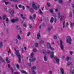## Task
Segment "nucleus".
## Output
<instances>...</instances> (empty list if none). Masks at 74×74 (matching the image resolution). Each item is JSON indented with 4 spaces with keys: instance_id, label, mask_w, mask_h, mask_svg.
<instances>
[{
    "instance_id": "5",
    "label": "nucleus",
    "mask_w": 74,
    "mask_h": 74,
    "mask_svg": "<svg viewBox=\"0 0 74 74\" xmlns=\"http://www.w3.org/2000/svg\"><path fill=\"white\" fill-rule=\"evenodd\" d=\"M47 53H51V54L50 55V57L51 58H53V57L54 56L53 55V52L52 51L51 52H50L49 51H48L47 52Z\"/></svg>"
},
{
    "instance_id": "29",
    "label": "nucleus",
    "mask_w": 74,
    "mask_h": 74,
    "mask_svg": "<svg viewBox=\"0 0 74 74\" xmlns=\"http://www.w3.org/2000/svg\"><path fill=\"white\" fill-rule=\"evenodd\" d=\"M3 46V43L2 42H0V47H1Z\"/></svg>"
},
{
    "instance_id": "40",
    "label": "nucleus",
    "mask_w": 74,
    "mask_h": 74,
    "mask_svg": "<svg viewBox=\"0 0 74 74\" xmlns=\"http://www.w3.org/2000/svg\"><path fill=\"white\" fill-rule=\"evenodd\" d=\"M36 66H33V67L32 68V70H34V69H36Z\"/></svg>"
},
{
    "instance_id": "56",
    "label": "nucleus",
    "mask_w": 74,
    "mask_h": 74,
    "mask_svg": "<svg viewBox=\"0 0 74 74\" xmlns=\"http://www.w3.org/2000/svg\"><path fill=\"white\" fill-rule=\"evenodd\" d=\"M10 66H10V64H8V67L9 68H10Z\"/></svg>"
},
{
    "instance_id": "20",
    "label": "nucleus",
    "mask_w": 74,
    "mask_h": 74,
    "mask_svg": "<svg viewBox=\"0 0 74 74\" xmlns=\"http://www.w3.org/2000/svg\"><path fill=\"white\" fill-rule=\"evenodd\" d=\"M67 65L69 66V65H72V63L70 62H69L67 63Z\"/></svg>"
},
{
    "instance_id": "58",
    "label": "nucleus",
    "mask_w": 74,
    "mask_h": 74,
    "mask_svg": "<svg viewBox=\"0 0 74 74\" xmlns=\"http://www.w3.org/2000/svg\"><path fill=\"white\" fill-rule=\"evenodd\" d=\"M23 48H22L21 49V50H22V52H24L23 50Z\"/></svg>"
},
{
    "instance_id": "9",
    "label": "nucleus",
    "mask_w": 74,
    "mask_h": 74,
    "mask_svg": "<svg viewBox=\"0 0 74 74\" xmlns=\"http://www.w3.org/2000/svg\"><path fill=\"white\" fill-rule=\"evenodd\" d=\"M47 47H48L49 48H50V49H51V50H52V51L54 50V49L53 48H52L51 47V45H50L49 43H47Z\"/></svg>"
},
{
    "instance_id": "30",
    "label": "nucleus",
    "mask_w": 74,
    "mask_h": 74,
    "mask_svg": "<svg viewBox=\"0 0 74 74\" xmlns=\"http://www.w3.org/2000/svg\"><path fill=\"white\" fill-rule=\"evenodd\" d=\"M50 12L51 13H53V9H51L50 10Z\"/></svg>"
},
{
    "instance_id": "18",
    "label": "nucleus",
    "mask_w": 74,
    "mask_h": 74,
    "mask_svg": "<svg viewBox=\"0 0 74 74\" xmlns=\"http://www.w3.org/2000/svg\"><path fill=\"white\" fill-rule=\"evenodd\" d=\"M8 58H6V62H7V63H10V60H8Z\"/></svg>"
},
{
    "instance_id": "43",
    "label": "nucleus",
    "mask_w": 74,
    "mask_h": 74,
    "mask_svg": "<svg viewBox=\"0 0 74 74\" xmlns=\"http://www.w3.org/2000/svg\"><path fill=\"white\" fill-rule=\"evenodd\" d=\"M14 74H20V73L19 72H16L14 73Z\"/></svg>"
},
{
    "instance_id": "44",
    "label": "nucleus",
    "mask_w": 74,
    "mask_h": 74,
    "mask_svg": "<svg viewBox=\"0 0 74 74\" xmlns=\"http://www.w3.org/2000/svg\"><path fill=\"white\" fill-rule=\"evenodd\" d=\"M36 14H34V15H33V18H34V19H35V18H36Z\"/></svg>"
},
{
    "instance_id": "57",
    "label": "nucleus",
    "mask_w": 74,
    "mask_h": 74,
    "mask_svg": "<svg viewBox=\"0 0 74 74\" xmlns=\"http://www.w3.org/2000/svg\"><path fill=\"white\" fill-rule=\"evenodd\" d=\"M58 11V9H56L55 10V11L56 12Z\"/></svg>"
},
{
    "instance_id": "38",
    "label": "nucleus",
    "mask_w": 74,
    "mask_h": 74,
    "mask_svg": "<svg viewBox=\"0 0 74 74\" xmlns=\"http://www.w3.org/2000/svg\"><path fill=\"white\" fill-rule=\"evenodd\" d=\"M74 24L73 23H71V26H73V25H74Z\"/></svg>"
},
{
    "instance_id": "59",
    "label": "nucleus",
    "mask_w": 74,
    "mask_h": 74,
    "mask_svg": "<svg viewBox=\"0 0 74 74\" xmlns=\"http://www.w3.org/2000/svg\"><path fill=\"white\" fill-rule=\"evenodd\" d=\"M10 69L11 70H12V72L13 71V70L12 69V68H11Z\"/></svg>"
},
{
    "instance_id": "39",
    "label": "nucleus",
    "mask_w": 74,
    "mask_h": 74,
    "mask_svg": "<svg viewBox=\"0 0 74 74\" xmlns=\"http://www.w3.org/2000/svg\"><path fill=\"white\" fill-rule=\"evenodd\" d=\"M53 38L55 39H56L57 38V37H56V36L54 35L53 36Z\"/></svg>"
},
{
    "instance_id": "7",
    "label": "nucleus",
    "mask_w": 74,
    "mask_h": 74,
    "mask_svg": "<svg viewBox=\"0 0 74 74\" xmlns=\"http://www.w3.org/2000/svg\"><path fill=\"white\" fill-rule=\"evenodd\" d=\"M63 42L61 40H60V48L62 49H63Z\"/></svg>"
},
{
    "instance_id": "31",
    "label": "nucleus",
    "mask_w": 74,
    "mask_h": 74,
    "mask_svg": "<svg viewBox=\"0 0 74 74\" xmlns=\"http://www.w3.org/2000/svg\"><path fill=\"white\" fill-rule=\"evenodd\" d=\"M21 72L22 73H26V71H21Z\"/></svg>"
},
{
    "instance_id": "16",
    "label": "nucleus",
    "mask_w": 74,
    "mask_h": 74,
    "mask_svg": "<svg viewBox=\"0 0 74 74\" xmlns=\"http://www.w3.org/2000/svg\"><path fill=\"white\" fill-rule=\"evenodd\" d=\"M4 3H5V4H6V5H7L9 3V2H7V0H4Z\"/></svg>"
},
{
    "instance_id": "21",
    "label": "nucleus",
    "mask_w": 74,
    "mask_h": 74,
    "mask_svg": "<svg viewBox=\"0 0 74 74\" xmlns=\"http://www.w3.org/2000/svg\"><path fill=\"white\" fill-rule=\"evenodd\" d=\"M53 18H51L50 19V22L51 23L53 22Z\"/></svg>"
},
{
    "instance_id": "22",
    "label": "nucleus",
    "mask_w": 74,
    "mask_h": 74,
    "mask_svg": "<svg viewBox=\"0 0 74 74\" xmlns=\"http://www.w3.org/2000/svg\"><path fill=\"white\" fill-rule=\"evenodd\" d=\"M21 17L23 19H25V17H23V15L22 14H21Z\"/></svg>"
},
{
    "instance_id": "11",
    "label": "nucleus",
    "mask_w": 74,
    "mask_h": 74,
    "mask_svg": "<svg viewBox=\"0 0 74 74\" xmlns=\"http://www.w3.org/2000/svg\"><path fill=\"white\" fill-rule=\"evenodd\" d=\"M70 74H74V66L73 68H72L71 67Z\"/></svg>"
},
{
    "instance_id": "6",
    "label": "nucleus",
    "mask_w": 74,
    "mask_h": 74,
    "mask_svg": "<svg viewBox=\"0 0 74 74\" xmlns=\"http://www.w3.org/2000/svg\"><path fill=\"white\" fill-rule=\"evenodd\" d=\"M3 18L4 20V19H5V18L6 19V23H8V18H7V16H6V15H3Z\"/></svg>"
},
{
    "instance_id": "33",
    "label": "nucleus",
    "mask_w": 74,
    "mask_h": 74,
    "mask_svg": "<svg viewBox=\"0 0 74 74\" xmlns=\"http://www.w3.org/2000/svg\"><path fill=\"white\" fill-rule=\"evenodd\" d=\"M69 16L70 17H71L72 16V14L71 12H70L69 13Z\"/></svg>"
},
{
    "instance_id": "28",
    "label": "nucleus",
    "mask_w": 74,
    "mask_h": 74,
    "mask_svg": "<svg viewBox=\"0 0 74 74\" xmlns=\"http://www.w3.org/2000/svg\"><path fill=\"white\" fill-rule=\"evenodd\" d=\"M30 12H34V11H33V10L32 8H31L30 9Z\"/></svg>"
},
{
    "instance_id": "64",
    "label": "nucleus",
    "mask_w": 74,
    "mask_h": 74,
    "mask_svg": "<svg viewBox=\"0 0 74 74\" xmlns=\"http://www.w3.org/2000/svg\"><path fill=\"white\" fill-rule=\"evenodd\" d=\"M64 57H65L64 56H62V59H63V58H64Z\"/></svg>"
},
{
    "instance_id": "61",
    "label": "nucleus",
    "mask_w": 74,
    "mask_h": 74,
    "mask_svg": "<svg viewBox=\"0 0 74 74\" xmlns=\"http://www.w3.org/2000/svg\"><path fill=\"white\" fill-rule=\"evenodd\" d=\"M66 25V26H67V25H68V22H67Z\"/></svg>"
},
{
    "instance_id": "46",
    "label": "nucleus",
    "mask_w": 74,
    "mask_h": 74,
    "mask_svg": "<svg viewBox=\"0 0 74 74\" xmlns=\"http://www.w3.org/2000/svg\"><path fill=\"white\" fill-rule=\"evenodd\" d=\"M30 32H29L27 34V36H29L30 35Z\"/></svg>"
},
{
    "instance_id": "42",
    "label": "nucleus",
    "mask_w": 74,
    "mask_h": 74,
    "mask_svg": "<svg viewBox=\"0 0 74 74\" xmlns=\"http://www.w3.org/2000/svg\"><path fill=\"white\" fill-rule=\"evenodd\" d=\"M16 66L17 68V69H19V65L18 64H17L16 65Z\"/></svg>"
},
{
    "instance_id": "54",
    "label": "nucleus",
    "mask_w": 74,
    "mask_h": 74,
    "mask_svg": "<svg viewBox=\"0 0 74 74\" xmlns=\"http://www.w3.org/2000/svg\"><path fill=\"white\" fill-rule=\"evenodd\" d=\"M32 73L33 74H36V73H35V72L34 71H33Z\"/></svg>"
},
{
    "instance_id": "49",
    "label": "nucleus",
    "mask_w": 74,
    "mask_h": 74,
    "mask_svg": "<svg viewBox=\"0 0 74 74\" xmlns=\"http://www.w3.org/2000/svg\"><path fill=\"white\" fill-rule=\"evenodd\" d=\"M47 5L49 7V6H50V4L49 3H47Z\"/></svg>"
},
{
    "instance_id": "27",
    "label": "nucleus",
    "mask_w": 74,
    "mask_h": 74,
    "mask_svg": "<svg viewBox=\"0 0 74 74\" xmlns=\"http://www.w3.org/2000/svg\"><path fill=\"white\" fill-rule=\"evenodd\" d=\"M65 23V22H63L62 23V25H63V28H64V26H65L64 25V24Z\"/></svg>"
},
{
    "instance_id": "2",
    "label": "nucleus",
    "mask_w": 74,
    "mask_h": 74,
    "mask_svg": "<svg viewBox=\"0 0 74 74\" xmlns=\"http://www.w3.org/2000/svg\"><path fill=\"white\" fill-rule=\"evenodd\" d=\"M33 55H34V53H33V52H32L31 54V56L30 57L31 59H29L30 62H34L36 60V58H33Z\"/></svg>"
},
{
    "instance_id": "10",
    "label": "nucleus",
    "mask_w": 74,
    "mask_h": 74,
    "mask_svg": "<svg viewBox=\"0 0 74 74\" xmlns=\"http://www.w3.org/2000/svg\"><path fill=\"white\" fill-rule=\"evenodd\" d=\"M18 21V18H16L15 19H12L11 20V22L14 23L15 22H16V21Z\"/></svg>"
},
{
    "instance_id": "14",
    "label": "nucleus",
    "mask_w": 74,
    "mask_h": 74,
    "mask_svg": "<svg viewBox=\"0 0 74 74\" xmlns=\"http://www.w3.org/2000/svg\"><path fill=\"white\" fill-rule=\"evenodd\" d=\"M40 37L41 36L40 35V34L38 33L37 34V38L38 39H40Z\"/></svg>"
},
{
    "instance_id": "35",
    "label": "nucleus",
    "mask_w": 74,
    "mask_h": 74,
    "mask_svg": "<svg viewBox=\"0 0 74 74\" xmlns=\"http://www.w3.org/2000/svg\"><path fill=\"white\" fill-rule=\"evenodd\" d=\"M29 28H30V29H32V25L29 24Z\"/></svg>"
},
{
    "instance_id": "12",
    "label": "nucleus",
    "mask_w": 74,
    "mask_h": 74,
    "mask_svg": "<svg viewBox=\"0 0 74 74\" xmlns=\"http://www.w3.org/2000/svg\"><path fill=\"white\" fill-rule=\"evenodd\" d=\"M60 13H58V18H60V21H61L62 19V16H60Z\"/></svg>"
},
{
    "instance_id": "26",
    "label": "nucleus",
    "mask_w": 74,
    "mask_h": 74,
    "mask_svg": "<svg viewBox=\"0 0 74 74\" xmlns=\"http://www.w3.org/2000/svg\"><path fill=\"white\" fill-rule=\"evenodd\" d=\"M44 60L45 61H47V57H46V56H45L44 57Z\"/></svg>"
},
{
    "instance_id": "32",
    "label": "nucleus",
    "mask_w": 74,
    "mask_h": 74,
    "mask_svg": "<svg viewBox=\"0 0 74 74\" xmlns=\"http://www.w3.org/2000/svg\"><path fill=\"white\" fill-rule=\"evenodd\" d=\"M43 53L45 55H46L47 54V52H46V51L45 50H43Z\"/></svg>"
},
{
    "instance_id": "51",
    "label": "nucleus",
    "mask_w": 74,
    "mask_h": 74,
    "mask_svg": "<svg viewBox=\"0 0 74 74\" xmlns=\"http://www.w3.org/2000/svg\"><path fill=\"white\" fill-rule=\"evenodd\" d=\"M18 7L19 8H21V7H22V5H18Z\"/></svg>"
},
{
    "instance_id": "1",
    "label": "nucleus",
    "mask_w": 74,
    "mask_h": 74,
    "mask_svg": "<svg viewBox=\"0 0 74 74\" xmlns=\"http://www.w3.org/2000/svg\"><path fill=\"white\" fill-rule=\"evenodd\" d=\"M16 47H15L14 49L15 51V53L16 55L17 56L18 58V63H21V55L19 54V52L18 50H16Z\"/></svg>"
},
{
    "instance_id": "37",
    "label": "nucleus",
    "mask_w": 74,
    "mask_h": 74,
    "mask_svg": "<svg viewBox=\"0 0 74 74\" xmlns=\"http://www.w3.org/2000/svg\"><path fill=\"white\" fill-rule=\"evenodd\" d=\"M55 0V1H56V0ZM58 1H59L60 3H62V0H58Z\"/></svg>"
},
{
    "instance_id": "17",
    "label": "nucleus",
    "mask_w": 74,
    "mask_h": 74,
    "mask_svg": "<svg viewBox=\"0 0 74 74\" xmlns=\"http://www.w3.org/2000/svg\"><path fill=\"white\" fill-rule=\"evenodd\" d=\"M17 38L18 40H21V36L19 35H18L17 36Z\"/></svg>"
},
{
    "instance_id": "52",
    "label": "nucleus",
    "mask_w": 74,
    "mask_h": 74,
    "mask_svg": "<svg viewBox=\"0 0 74 74\" xmlns=\"http://www.w3.org/2000/svg\"><path fill=\"white\" fill-rule=\"evenodd\" d=\"M22 8H23V10H25V7H24V6H22Z\"/></svg>"
},
{
    "instance_id": "34",
    "label": "nucleus",
    "mask_w": 74,
    "mask_h": 74,
    "mask_svg": "<svg viewBox=\"0 0 74 74\" xmlns=\"http://www.w3.org/2000/svg\"><path fill=\"white\" fill-rule=\"evenodd\" d=\"M69 52H70V55H72V54H73V51H70Z\"/></svg>"
},
{
    "instance_id": "13",
    "label": "nucleus",
    "mask_w": 74,
    "mask_h": 74,
    "mask_svg": "<svg viewBox=\"0 0 74 74\" xmlns=\"http://www.w3.org/2000/svg\"><path fill=\"white\" fill-rule=\"evenodd\" d=\"M5 9L7 11H10V10H11V8L9 7H7L5 8Z\"/></svg>"
},
{
    "instance_id": "25",
    "label": "nucleus",
    "mask_w": 74,
    "mask_h": 74,
    "mask_svg": "<svg viewBox=\"0 0 74 74\" xmlns=\"http://www.w3.org/2000/svg\"><path fill=\"white\" fill-rule=\"evenodd\" d=\"M34 45L36 47H38V43H35Z\"/></svg>"
},
{
    "instance_id": "63",
    "label": "nucleus",
    "mask_w": 74,
    "mask_h": 74,
    "mask_svg": "<svg viewBox=\"0 0 74 74\" xmlns=\"http://www.w3.org/2000/svg\"><path fill=\"white\" fill-rule=\"evenodd\" d=\"M27 8H29V6H27Z\"/></svg>"
},
{
    "instance_id": "60",
    "label": "nucleus",
    "mask_w": 74,
    "mask_h": 74,
    "mask_svg": "<svg viewBox=\"0 0 74 74\" xmlns=\"http://www.w3.org/2000/svg\"><path fill=\"white\" fill-rule=\"evenodd\" d=\"M51 44H52V45H53L54 44V42H52L51 43Z\"/></svg>"
},
{
    "instance_id": "23",
    "label": "nucleus",
    "mask_w": 74,
    "mask_h": 74,
    "mask_svg": "<svg viewBox=\"0 0 74 74\" xmlns=\"http://www.w3.org/2000/svg\"><path fill=\"white\" fill-rule=\"evenodd\" d=\"M70 58L68 56H67L66 58V60H67V61H68V60H70Z\"/></svg>"
},
{
    "instance_id": "36",
    "label": "nucleus",
    "mask_w": 74,
    "mask_h": 74,
    "mask_svg": "<svg viewBox=\"0 0 74 74\" xmlns=\"http://www.w3.org/2000/svg\"><path fill=\"white\" fill-rule=\"evenodd\" d=\"M8 55H10V54L11 53V50H10V49H9V51L8 52Z\"/></svg>"
},
{
    "instance_id": "41",
    "label": "nucleus",
    "mask_w": 74,
    "mask_h": 74,
    "mask_svg": "<svg viewBox=\"0 0 74 74\" xmlns=\"http://www.w3.org/2000/svg\"><path fill=\"white\" fill-rule=\"evenodd\" d=\"M33 51L34 52H36L37 51V50L36 49H33Z\"/></svg>"
},
{
    "instance_id": "47",
    "label": "nucleus",
    "mask_w": 74,
    "mask_h": 74,
    "mask_svg": "<svg viewBox=\"0 0 74 74\" xmlns=\"http://www.w3.org/2000/svg\"><path fill=\"white\" fill-rule=\"evenodd\" d=\"M11 1H14V2H16V1H17V0H10Z\"/></svg>"
},
{
    "instance_id": "53",
    "label": "nucleus",
    "mask_w": 74,
    "mask_h": 74,
    "mask_svg": "<svg viewBox=\"0 0 74 74\" xmlns=\"http://www.w3.org/2000/svg\"><path fill=\"white\" fill-rule=\"evenodd\" d=\"M40 42L41 44H42V43L44 42V41H43V40H42Z\"/></svg>"
},
{
    "instance_id": "4",
    "label": "nucleus",
    "mask_w": 74,
    "mask_h": 74,
    "mask_svg": "<svg viewBox=\"0 0 74 74\" xmlns=\"http://www.w3.org/2000/svg\"><path fill=\"white\" fill-rule=\"evenodd\" d=\"M71 38L70 37L68 36L67 37V40H66L67 43H69V44H71Z\"/></svg>"
},
{
    "instance_id": "62",
    "label": "nucleus",
    "mask_w": 74,
    "mask_h": 74,
    "mask_svg": "<svg viewBox=\"0 0 74 74\" xmlns=\"http://www.w3.org/2000/svg\"><path fill=\"white\" fill-rule=\"evenodd\" d=\"M41 27V25H40L39 26V29H40Z\"/></svg>"
},
{
    "instance_id": "45",
    "label": "nucleus",
    "mask_w": 74,
    "mask_h": 74,
    "mask_svg": "<svg viewBox=\"0 0 74 74\" xmlns=\"http://www.w3.org/2000/svg\"><path fill=\"white\" fill-rule=\"evenodd\" d=\"M29 18L30 19H31V20H32V16L31 15H30L29 16Z\"/></svg>"
},
{
    "instance_id": "24",
    "label": "nucleus",
    "mask_w": 74,
    "mask_h": 74,
    "mask_svg": "<svg viewBox=\"0 0 74 74\" xmlns=\"http://www.w3.org/2000/svg\"><path fill=\"white\" fill-rule=\"evenodd\" d=\"M39 13L40 14V15H42V12L40 9L39 10Z\"/></svg>"
},
{
    "instance_id": "15",
    "label": "nucleus",
    "mask_w": 74,
    "mask_h": 74,
    "mask_svg": "<svg viewBox=\"0 0 74 74\" xmlns=\"http://www.w3.org/2000/svg\"><path fill=\"white\" fill-rule=\"evenodd\" d=\"M60 70L62 74H64V70H63V68H61Z\"/></svg>"
},
{
    "instance_id": "3",
    "label": "nucleus",
    "mask_w": 74,
    "mask_h": 74,
    "mask_svg": "<svg viewBox=\"0 0 74 74\" xmlns=\"http://www.w3.org/2000/svg\"><path fill=\"white\" fill-rule=\"evenodd\" d=\"M36 3L34 2H33L32 4V7L34 8V9L35 10H37V9L38 8H39L40 7V5H38L37 6H36Z\"/></svg>"
},
{
    "instance_id": "19",
    "label": "nucleus",
    "mask_w": 74,
    "mask_h": 74,
    "mask_svg": "<svg viewBox=\"0 0 74 74\" xmlns=\"http://www.w3.org/2000/svg\"><path fill=\"white\" fill-rule=\"evenodd\" d=\"M14 14V10H11V12H10V14L11 15H12V14Z\"/></svg>"
},
{
    "instance_id": "8",
    "label": "nucleus",
    "mask_w": 74,
    "mask_h": 74,
    "mask_svg": "<svg viewBox=\"0 0 74 74\" xmlns=\"http://www.w3.org/2000/svg\"><path fill=\"white\" fill-rule=\"evenodd\" d=\"M55 63H58V64H59V59L57 57L55 58Z\"/></svg>"
},
{
    "instance_id": "48",
    "label": "nucleus",
    "mask_w": 74,
    "mask_h": 74,
    "mask_svg": "<svg viewBox=\"0 0 74 74\" xmlns=\"http://www.w3.org/2000/svg\"><path fill=\"white\" fill-rule=\"evenodd\" d=\"M28 66H31V64L30 63H29L27 64Z\"/></svg>"
},
{
    "instance_id": "55",
    "label": "nucleus",
    "mask_w": 74,
    "mask_h": 74,
    "mask_svg": "<svg viewBox=\"0 0 74 74\" xmlns=\"http://www.w3.org/2000/svg\"><path fill=\"white\" fill-rule=\"evenodd\" d=\"M15 7H16V9H18V7H17V5H15Z\"/></svg>"
},
{
    "instance_id": "50",
    "label": "nucleus",
    "mask_w": 74,
    "mask_h": 74,
    "mask_svg": "<svg viewBox=\"0 0 74 74\" xmlns=\"http://www.w3.org/2000/svg\"><path fill=\"white\" fill-rule=\"evenodd\" d=\"M24 27H26V24H24L23 25Z\"/></svg>"
}]
</instances>
